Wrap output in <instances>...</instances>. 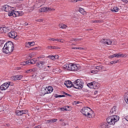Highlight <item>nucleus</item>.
<instances>
[{"mask_svg": "<svg viewBox=\"0 0 128 128\" xmlns=\"http://www.w3.org/2000/svg\"><path fill=\"white\" fill-rule=\"evenodd\" d=\"M46 62L44 61H39L36 64L37 66L40 68H42L44 66V64Z\"/></svg>", "mask_w": 128, "mask_h": 128, "instance_id": "obj_9", "label": "nucleus"}, {"mask_svg": "<svg viewBox=\"0 0 128 128\" xmlns=\"http://www.w3.org/2000/svg\"><path fill=\"white\" fill-rule=\"evenodd\" d=\"M53 90L52 87V86H49L48 87V88L44 89V92L45 94H48L52 92Z\"/></svg>", "mask_w": 128, "mask_h": 128, "instance_id": "obj_11", "label": "nucleus"}, {"mask_svg": "<svg viewBox=\"0 0 128 128\" xmlns=\"http://www.w3.org/2000/svg\"><path fill=\"white\" fill-rule=\"evenodd\" d=\"M52 38H49L48 39V40H52Z\"/></svg>", "mask_w": 128, "mask_h": 128, "instance_id": "obj_62", "label": "nucleus"}, {"mask_svg": "<svg viewBox=\"0 0 128 128\" xmlns=\"http://www.w3.org/2000/svg\"><path fill=\"white\" fill-rule=\"evenodd\" d=\"M11 8H14L11 7L8 5L6 4L3 6L2 9L6 12H8L10 11V10H12Z\"/></svg>", "mask_w": 128, "mask_h": 128, "instance_id": "obj_6", "label": "nucleus"}, {"mask_svg": "<svg viewBox=\"0 0 128 128\" xmlns=\"http://www.w3.org/2000/svg\"><path fill=\"white\" fill-rule=\"evenodd\" d=\"M41 128V127L39 125H38L35 126V127L34 128Z\"/></svg>", "mask_w": 128, "mask_h": 128, "instance_id": "obj_55", "label": "nucleus"}, {"mask_svg": "<svg viewBox=\"0 0 128 128\" xmlns=\"http://www.w3.org/2000/svg\"><path fill=\"white\" fill-rule=\"evenodd\" d=\"M13 78H14V81L16 80H18V76H13Z\"/></svg>", "mask_w": 128, "mask_h": 128, "instance_id": "obj_39", "label": "nucleus"}, {"mask_svg": "<svg viewBox=\"0 0 128 128\" xmlns=\"http://www.w3.org/2000/svg\"><path fill=\"white\" fill-rule=\"evenodd\" d=\"M124 97L125 101L128 104V92L125 94Z\"/></svg>", "mask_w": 128, "mask_h": 128, "instance_id": "obj_18", "label": "nucleus"}, {"mask_svg": "<svg viewBox=\"0 0 128 128\" xmlns=\"http://www.w3.org/2000/svg\"><path fill=\"white\" fill-rule=\"evenodd\" d=\"M36 47L35 48H31V50H36Z\"/></svg>", "mask_w": 128, "mask_h": 128, "instance_id": "obj_64", "label": "nucleus"}, {"mask_svg": "<svg viewBox=\"0 0 128 128\" xmlns=\"http://www.w3.org/2000/svg\"><path fill=\"white\" fill-rule=\"evenodd\" d=\"M80 102H76L74 101L73 102V104L74 105H76L77 104H78Z\"/></svg>", "mask_w": 128, "mask_h": 128, "instance_id": "obj_46", "label": "nucleus"}, {"mask_svg": "<svg viewBox=\"0 0 128 128\" xmlns=\"http://www.w3.org/2000/svg\"><path fill=\"white\" fill-rule=\"evenodd\" d=\"M119 118L118 116L113 115L108 117L106 118V120L109 124H114L116 122L119 120Z\"/></svg>", "mask_w": 128, "mask_h": 128, "instance_id": "obj_3", "label": "nucleus"}, {"mask_svg": "<svg viewBox=\"0 0 128 128\" xmlns=\"http://www.w3.org/2000/svg\"><path fill=\"white\" fill-rule=\"evenodd\" d=\"M96 69L98 70H100L103 68V66H97L96 67Z\"/></svg>", "mask_w": 128, "mask_h": 128, "instance_id": "obj_30", "label": "nucleus"}, {"mask_svg": "<svg viewBox=\"0 0 128 128\" xmlns=\"http://www.w3.org/2000/svg\"><path fill=\"white\" fill-rule=\"evenodd\" d=\"M100 126L102 128H108V125L107 123L106 122L101 123L100 124Z\"/></svg>", "mask_w": 128, "mask_h": 128, "instance_id": "obj_17", "label": "nucleus"}, {"mask_svg": "<svg viewBox=\"0 0 128 128\" xmlns=\"http://www.w3.org/2000/svg\"><path fill=\"white\" fill-rule=\"evenodd\" d=\"M47 7H44L40 9V12H45L47 11Z\"/></svg>", "mask_w": 128, "mask_h": 128, "instance_id": "obj_26", "label": "nucleus"}, {"mask_svg": "<svg viewBox=\"0 0 128 128\" xmlns=\"http://www.w3.org/2000/svg\"><path fill=\"white\" fill-rule=\"evenodd\" d=\"M116 54V57H117V58H118L120 57V55H119V53H118V54Z\"/></svg>", "mask_w": 128, "mask_h": 128, "instance_id": "obj_54", "label": "nucleus"}, {"mask_svg": "<svg viewBox=\"0 0 128 128\" xmlns=\"http://www.w3.org/2000/svg\"><path fill=\"white\" fill-rule=\"evenodd\" d=\"M52 41H58L59 40L58 38L54 39V38H52Z\"/></svg>", "mask_w": 128, "mask_h": 128, "instance_id": "obj_51", "label": "nucleus"}, {"mask_svg": "<svg viewBox=\"0 0 128 128\" xmlns=\"http://www.w3.org/2000/svg\"><path fill=\"white\" fill-rule=\"evenodd\" d=\"M31 70V69L27 70H26V72H32V70Z\"/></svg>", "mask_w": 128, "mask_h": 128, "instance_id": "obj_50", "label": "nucleus"}, {"mask_svg": "<svg viewBox=\"0 0 128 128\" xmlns=\"http://www.w3.org/2000/svg\"><path fill=\"white\" fill-rule=\"evenodd\" d=\"M36 61V59H32L30 60V63L31 64H34L35 62Z\"/></svg>", "mask_w": 128, "mask_h": 128, "instance_id": "obj_31", "label": "nucleus"}, {"mask_svg": "<svg viewBox=\"0 0 128 128\" xmlns=\"http://www.w3.org/2000/svg\"><path fill=\"white\" fill-rule=\"evenodd\" d=\"M43 75H45V76H46V75H47V73L46 72H44L43 74H42Z\"/></svg>", "mask_w": 128, "mask_h": 128, "instance_id": "obj_61", "label": "nucleus"}, {"mask_svg": "<svg viewBox=\"0 0 128 128\" xmlns=\"http://www.w3.org/2000/svg\"><path fill=\"white\" fill-rule=\"evenodd\" d=\"M28 112V110H17L16 111V113L17 116H20L26 114Z\"/></svg>", "mask_w": 128, "mask_h": 128, "instance_id": "obj_8", "label": "nucleus"}, {"mask_svg": "<svg viewBox=\"0 0 128 128\" xmlns=\"http://www.w3.org/2000/svg\"><path fill=\"white\" fill-rule=\"evenodd\" d=\"M47 48L48 49H60V48L59 47L56 46H48L47 47Z\"/></svg>", "mask_w": 128, "mask_h": 128, "instance_id": "obj_22", "label": "nucleus"}, {"mask_svg": "<svg viewBox=\"0 0 128 128\" xmlns=\"http://www.w3.org/2000/svg\"><path fill=\"white\" fill-rule=\"evenodd\" d=\"M60 108V110H61L62 111H64L65 110V111H69L70 110H68L67 109V108H66V107L64 108Z\"/></svg>", "mask_w": 128, "mask_h": 128, "instance_id": "obj_32", "label": "nucleus"}, {"mask_svg": "<svg viewBox=\"0 0 128 128\" xmlns=\"http://www.w3.org/2000/svg\"><path fill=\"white\" fill-rule=\"evenodd\" d=\"M71 63L68 64H66L64 65L62 68L63 69H67L68 70H71Z\"/></svg>", "mask_w": 128, "mask_h": 128, "instance_id": "obj_13", "label": "nucleus"}, {"mask_svg": "<svg viewBox=\"0 0 128 128\" xmlns=\"http://www.w3.org/2000/svg\"><path fill=\"white\" fill-rule=\"evenodd\" d=\"M72 49H78V48L76 47H73L72 48Z\"/></svg>", "mask_w": 128, "mask_h": 128, "instance_id": "obj_63", "label": "nucleus"}, {"mask_svg": "<svg viewBox=\"0 0 128 128\" xmlns=\"http://www.w3.org/2000/svg\"><path fill=\"white\" fill-rule=\"evenodd\" d=\"M2 27H0V32L3 33Z\"/></svg>", "mask_w": 128, "mask_h": 128, "instance_id": "obj_52", "label": "nucleus"}, {"mask_svg": "<svg viewBox=\"0 0 128 128\" xmlns=\"http://www.w3.org/2000/svg\"><path fill=\"white\" fill-rule=\"evenodd\" d=\"M18 80H20L23 77V76L22 75H18Z\"/></svg>", "mask_w": 128, "mask_h": 128, "instance_id": "obj_41", "label": "nucleus"}, {"mask_svg": "<svg viewBox=\"0 0 128 128\" xmlns=\"http://www.w3.org/2000/svg\"><path fill=\"white\" fill-rule=\"evenodd\" d=\"M95 83L94 82H93L90 83H88L87 84V86L90 88H92L93 87V83Z\"/></svg>", "mask_w": 128, "mask_h": 128, "instance_id": "obj_23", "label": "nucleus"}, {"mask_svg": "<svg viewBox=\"0 0 128 128\" xmlns=\"http://www.w3.org/2000/svg\"><path fill=\"white\" fill-rule=\"evenodd\" d=\"M10 84V83H5L0 86V88L2 90H5L8 88Z\"/></svg>", "mask_w": 128, "mask_h": 128, "instance_id": "obj_10", "label": "nucleus"}, {"mask_svg": "<svg viewBox=\"0 0 128 128\" xmlns=\"http://www.w3.org/2000/svg\"><path fill=\"white\" fill-rule=\"evenodd\" d=\"M76 0H68V1L70 2H75Z\"/></svg>", "mask_w": 128, "mask_h": 128, "instance_id": "obj_58", "label": "nucleus"}, {"mask_svg": "<svg viewBox=\"0 0 128 128\" xmlns=\"http://www.w3.org/2000/svg\"><path fill=\"white\" fill-rule=\"evenodd\" d=\"M81 39L79 38H73V40L74 41L76 42L77 41H78V40H81Z\"/></svg>", "mask_w": 128, "mask_h": 128, "instance_id": "obj_49", "label": "nucleus"}, {"mask_svg": "<svg viewBox=\"0 0 128 128\" xmlns=\"http://www.w3.org/2000/svg\"><path fill=\"white\" fill-rule=\"evenodd\" d=\"M8 36L9 37L14 38L15 40H17L16 36H17L16 34H15V32L14 31H11L8 34Z\"/></svg>", "mask_w": 128, "mask_h": 128, "instance_id": "obj_7", "label": "nucleus"}, {"mask_svg": "<svg viewBox=\"0 0 128 128\" xmlns=\"http://www.w3.org/2000/svg\"><path fill=\"white\" fill-rule=\"evenodd\" d=\"M125 118L126 119V120L128 121V115L126 116L125 117Z\"/></svg>", "mask_w": 128, "mask_h": 128, "instance_id": "obj_60", "label": "nucleus"}, {"mask_svg": "<svg viewBox=\"0 0 128 128\" xmlns=\"http://www.w3.org/2000/svg\"><path fill=\"white\" fill-rule=\"evenodd\" d=\"M117 107L114 106L111 109L110 111V114H116L117 112Z\"/></svg>", "mask_w": 128, "mask_h": 128, "instance_id": "obj_14", "label": "nucleus"}, {"mask_svg": "<svg viewBox=\"0 0 128 128\" xmlns=\"http://www.w3.org/2000/svg\"><path fill=\"white\" fill-rule=\"evenodd\" d=\"M46 0H37L36 3L40 6L44 4L46 2Z\"/></svg>", "mask_w": 128, "mask_h": 128, "instance_id": "obj_15", "label": "nucleus"}, {"mask_svg": "<svg viewBox=\"0 0 128 128\" xmlns=\"http://www.w3.org/2000/svg\"><path fill=\"white\" fill-rule=\"evenodd\" d=\"M122 1L126 3H128V0H122Z\"/></svg>", "mask_w": 128, "mask_h": 128, "instance_id": "obj_53", "label": "nucleus"}, {"mask_svg": "<svg viewBox=\"0 0 128 128\" xmlns=\"http://www.w3.org/2000/svg\"><path fill=\"white\" fill-rule=\"evenodd\" d=\"M119 55H120V57H124L125 54H120V53H119Z\"/></svg>", "mask_w": 128, "mask_h": 128, "instance_id": "obj_48", "label": "nucleus"}, {"mask_svg": "<svg viewBox=\"0 0 128 128\" xmlns=\"http://www.w3.org/2000/svg\"><path fill=\"white\" fill-rule=\"evenodd\" d=\"M81 112L88 117L91 118L94 116V114L93 111L89 107H84L80 111Z\"/></svg>", "mask_w": 128, "mask_h": 128, "instance_id": "obj_2", "label": "nucleus"}, {"mask_svg": "<svg viewBox=\"0 0 128 128\" xmlns=\"http://www.w3.org/2000/svg\"><path fill=\"white\" fill-rule=\"evenodd\" d=\"M4 42L3 40H0V44H4Z\"/></svg>", "mask_w": 128, "mask_h": 128, "instance_id": "obj_57", "label": "nucleus"}, {"mask_svg": "<svg viewBox=\"0 0 128 128\" xmlns=\"http://www.w3.org/2000/svg\"><path fill=\"white\" fill-rule=\"evenodd\" d=\"M8 12V14L9 16H13L14 17V10H10V11H9Z\"/></svg>", "mask_w": 128, "mask_h": 128, "instance_id": "obj_21", "label": "nucleus"}, {"mask_svg": "<svg viewBox=\"0 0 128 128\" xmlns=\"http://www.w3.org/2000/svg\"><path fill=\"white\" fill-rule=\"evenodd\" d=\"M56 56H53V55L49 56H48V57L52 60H54L55 59H56ZM58 56L57 55L56 56L57 58H58L57 57Z\"/></svg>", "mask_w": 128, "mask_h": 128, "instance_id": "obj_28", "label": "nucleus"}, {"mask_svg": "<svg viewBox=\"0 0 128 128\" xmlns=\"http://www.w3.org/2000/svg\"><path fill=\"white\" fill-rule=\"evenodd\" d=\"M21 65L25 66V65H26V63H25V62H24L23 63H22L21 64Z\"/></svg>", "mask_w": 128, "mask_h": 128, "instance_id": "obj_59", "label": "nucleus"}, {"mask_svg": "<svg viewBox=\"0 0 128 128\" xmlns=\"http://www.w3.org/2000/svg\"><path fill=\"white\" fill-rule=\"evenodd\" d=\"M59 27L62 28H64L66 27V25L63 24H60L59 25Z\"/></svg>", "mask_w": 128, "mask_h": 128, "instance_id": "obj_24", "label": "nucleus"}, {"mask_svg": "<svg viewBox=\"0 0 128 128\" xmlns=\"http://www.w3.org/2000/svg\"><path fill=\"white\" fill-rule=\"evenodd\" d=\"M102 21L101 20H95L94 22H99L100 23L101 22H102Z\"/></svg>", "mask_w": 128, "mask_h": 128, "instance_id": "obj_47", "label": "nucleus"}, {"mask_svg": "<svg viewBox=\"0 0 128 128\" xmlns=\"http://www.w3.org/2000/svg\"><path fill=\"white\" fill-rule=\"evenodd\" d=\"M79 11L83 15H86V12L84 11L82 8H80L79 9Z\"/></svg>", "mask_w": 128, "mask_h": 128, "instance_id": "obj_19", "label": "nucleus"}, {"mask_svg": "<svg viewBox=\"0 0 128 128\" xmlns=\"http://www.w3.org/2000/svg\"><path fill=\"white\" fill-rule=\"evenodd\" d=\"M19 16H22L24 14V12L22 11H18Z\"/></svg>", "mask_w": 128, "mask_h": 128, "instance_id": "obj_40", "label": "nucleus"}, {"mask_svg": "<svg viewBox=\"0 0 128 128\" xmlns=\"http://www.w3.org/2000/svg\"><path fill=\"white\" fill-rule=\"evenodd\" d=\"M36 54V53L34 52L32 53L31 54H29V56L30 58H32Z\"/></svg>", "mask_w": 128, "mask_h": 128, "instance_id": "obj_33", "label": "nucleus"}, {"mask_svg": "<svg viewBox=\"0 0 128 128\" xmlns=\"http://www.w3.org/2000/svg\"><path fill=\"white\" fill-rule=\"evenodd\" d=\"M25 63H26V64H28L29 63H30V60H28L26 61V62H25Z\"/></svg>", "mask_w": 128, "mask_h": 128, "instance_id": "obj_56", "label": "nucleus"}, {"mask_svg": "<svg viewBox=\"0 0 128 128\" xmlns=\"http://www.w3.org/2000/svg\"><path fill=\"white\" fill-rule=\"evenodd\" d=\"M43 20L42 19H38L35 20V21L38 22H42Z\"/></svg>", "mask_w": 128, "mask_h": 128, "instance_id": "obj_45", "label": "nucleus"}, {"mask_svg": "<svg viewBox=\"0 0 128 128\" xmlns=\"http://www.w3.org/2000/svg\"><path fill=\"white\" fill-rule=\"evenodd\" d=\"M71 67L70 70H71L76 71V70L78 68L77 66L75 64H71Z\"/></svg>", "mask_w": 128, "mask_h": 128, "instance_id": "obj_16", "label": "nucleus"}, {"mask_svg": "<svg viewBox=\"0 0 128 128\" xmlns=\"http://www.w3.org/2000/svg\"><path fill=\"white\" fill-rule=\"evenodd\" d=\"M31 69L32 72H34L37 70V68H34Z\"/></svg>", "mask_w": 128, "mask_h": 128, "instance_id": "obj_37", "label": "nucleus"}, {"mask_svg": "<svg viewBox=\"0 0 128 128\" xmlns=\"http://www.w3.org/2000/svg\"><path fill=\"white\" fill-rule=\"evenodd\" d=\"M119 10V9L117 7H114L112 8H111V11L114 12H118Z\"/></svg>", "mask_w": 128, "mask_h": 128, "instance_id": "obj_20", "label": "nucleus"}, {"mask_svg": "<svg viewBox=\"0 0 128 128\" xmlns=\"http://www.w3.org/2000/svg\"><path fill=\"white\" fill-rule=\"evenodd\" d=\"M101 42L105 44V45H113L114 44V42L110 40H106L105 39H103L101 40Z\"/></svg>", "mask_w": 128, "mask_h": 128, "instance_id": "obj_5", "label": "nucleus"}, {"mask_svg": "<svg viewBox=\"0 0 128 128\" xmlns=\"http://www.w3.org/2000/svg\"><path fill=\"white\" fill-rule=\"evenodd\" d=\"M57 120L56 119H50L48 120V123H54L56 122Z\"/></svg>", "mask_w": 128, "mask_h": 128, "instance_id": "obj_25", "label": "nucleus"}, {"mask_svg": "<svg viewBox=\"0 0 128 128\" xmlns=\"http://www.w3.org/2000/svg\"><path fill=\"white\" fill-rule=\"evenodd\" d=\"M63 93L65 95H66L68 96H71V94H68L64 92H63Z\"/></svg>", "mask_w": 128, "mask_h": 128, "instance_id": "obj_43", "label": "nucleus"}, {"mask_svg": "<svg viewBox=\"0 0 128 128\" xmlns=\"http://www.w3.org/2000/svg\"><path fill=\"white\" fill-rule=\"evenodd\" d=\"M83 83L81 80L77 79L73 82V86L74 88L81 89L83 87Z\"/></svg>", "mask_w": 128, "mask_h": 128, "instance_id": "obj_4", "label": "nucleus"}, {"mask_svg": "<svg viewBox=\"0 0 128 128\" xmlns=\"http://www.w3.org/2000/svg\"><path fill=\"white\" fill-rule=\"evenodd\" d=\"M95 83H93V88L96 89L98 88L97 85L98 84V82H94Z\"/></svg>", "mask_w": 128, "mask_h": 128, "instance_id": "obj_29", "label": "nucleus"}, {"mask_svg": "<svg viewBox=\"0 0 128 128\" xmlns=\"http://www.w3.org/2000/svg\"><path fill=\"white\" fill-rule=\"evenodd\" d=\"M26 44H28L29 46H33L34 44V42H27Z\"/></svg>", "mask_w": 128, "mask_h": 128, "instance_id": "obj_34", "label": "nucleus"}, {"mask_svg": "<svg viewBox=\"0 0 128 128\" xmlns=\"http://www.w3.org/2000/svg\"><path fill=\"white\" fill-rule=\"evenodd\" d=\"M116 54H114L113 55L110 56L109 57V58H112L114 57H116Z\"/></svg>", "mask_w": 128, "mask_h": 128, "instance_id": "obj_42", "label": "nucleus"}, {"mask_svg": "<svg viewBox=\"0 0 128 128\" xmlns=\"http://www.w3.org/2000/svg\"><path fill=\"white\" fill-rule=\"evenodd\" d=\"M18 16H19L18 11H14V17H16Z\"/></svg>", "mask_w": 128, "mask_h": 128, "instance_id": "obj_27", "label": "nucleus"}, {"mask_svg": "<svg viewBox=\"0 0 128 128\" xmlns=\"http://www.w3.org/2000/svg\"><path fill=\"white\" fill-rule=\"evenodd\" d=\"M64 84L68 88H70L73 86V83H72V82L70 80H68L65 81Z\"/></svg>", "mask_w": 128, "mask_h": 128, "instance_id": "obj_12", "label": "nucleus"}, {"mask_svg": "<svg viewBox=\"0 0 128 128\" xmlns=\"http://www.w3.org/2000/svg\"><path fill=\"white\" fill-rule=\"evenodd\" d=\"M98 72V70H92L91 71V73H93L94 74H96Z\"/></svg>", "mask_w": 128, "mask_h": 128, "instance_id": "obj_35", "label": "nucleus"}, {"mask_svg": "<svg viewBox=\"0 0 128 128\" xmlns=\"http://www.w3.org/2000/svg\"><path fill=\"white\" fill-rule=\"evenodd\" d=\"M3 28V32H6V27H2Z\"/></svg>", "mask_w": 128, "mask_h": 128, "instance_id": "obj_44", "label": "nucleus"}, {"mask_svg": "<svg viewBox=\"0 0 128 128\" xmlns=\"http://www.w3.org/2000/svg\"><path fill=\"white\" fill-rule=\"evenodd\" d=\"M14 48V45L12 42H7L3 48L2 51L4 53L8 54L13 51Z\"/></svg>", "mask_w": 128, "mask_h": 128, "instance_id": "obj_1", "label": "nucleus"}, {"mask_svg": "<svg viewBox=\"0 0 128 128\" xmlns=\"http://www.w3.org/2000/svg\"><path fill=\"white\" fill-rule=\"evenodd\" d=\"M47 11H51L52 10H54V9L52 8L47 7Z\"/></svg>", "mask_w": 128, "mask_h": 128, "instance_id": "obj_36", "label": "nucleus"}, {"mask_svg": "<svg viewBox=\"0 0 128 128\" xmlns=\"http://www.w3.org/2000/svg\"><path fill=\"white\" fill-rule=\"evenodd\" d=\"M118 61H119L118 60H115L114 61H112L110 62V63L111 64H115L118 62Z\"/></svg>", "mask_w": 128, "mask_h": 128, "instance_id": "obj_38", "label": "nucleus"}]
</instances>
